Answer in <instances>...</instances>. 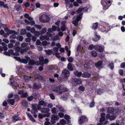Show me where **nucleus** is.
I'll return each mask as SVG.
<instances>
[{"mask_svg":"<svg viewBox=\"0 0 125 125\" xmlns=\"http://www.w3.org/2000/svg\"><path fill=\"white\" fill-rule=\"evenodd\" d=\"M114 111V109L112 107H110L107 109V112L108 113H111Z\"/></svg>","mask_w":125,"mask_h":125,"instance_id":"obj_30","label":"nucleus"},{"mask_svg":"<svg viewBox=\"0 0 125 125\" xmlns=\"http://www.w3.org/2000/svg\"><path fill=\"white\" fill-rule=\"evenodd\" d=\"M14 48L15 50V51L17 52H19L20 49V48L19 47L15 46H14Z\"/></svg>","mask_w":125,"mask_h":125,"instance_id":"obj_42","label":"nucleus"},{"mask_svg":"<svg viewBox=\"0 0 125 125\" xmlns=\"http://www.w3.org/2000/svg\"><path fill=\"white\" fill-rule=\"evenodd\" d=\"M28 44L27 43L23 42L21 44V46L22 48H24L27 47V46Z\"/></svg>","mask_w":125,"mask_h":125,"instance_id":"obj_37","label":"nucleus"},{"mask_svg":"<svg viewBox=\"0 0 125 125\" xmlns=\"http://www.w3.org/2000/svg\"><path fill=\"white\" fill-rule=\"evenodd\" d=\"M74 74L78 77H80L82 75V73L81 72H79L77 71H76L74 73Z\"/></svg>","mask_w":125,"mask_h":125,"instance_id":"obj_23","label":"nucleus"},{"mask_svg":"<svg viewBox=\"0 0 125 125\" xmlns=\"http://www.w3.org/2000/svg\"><path fill=\"white\" fill-rule=\"evenodd\" d=\"M40 39L42 41H43L44 40L48 41V38L46 37L45 36H40Z\"/></svg>","mask_w":125,"mask_h":125,"instance_id":"obj_32","label":"nucleus"},{"mask_svg":"<svg viewBox=\"0 0 125 125\" xmlns=\"http://www.w3.org/2000/svg\"><path fill=\"white\" fill-rule=\"evenodd\" d=\"M39 58L40 62H39L32 60V65L35 64L36 65H38L40 64L41 65H42L44 64L48 63L49 62L48 59L44 60L43 57L42 56H40Z\"/></svg>","mask_w":125,"mask_h":125,"instance_id":"obj_1","label":"nucleus"},{"mask_svg":"<svg viewBox=\"0 0 125 125\" xmlns=\"http://www.w3.org/2000/svg\"><path fill=\"white\" fill-rule=\"evenodd\" d=\"M52 36V34H51L50 33L48 32H46V35H45V36H46V37L48 38V40H49V37H51Z\"/></svg>","mask_w":125,"mask_h":125,"instance_id":"obj_44","label":"nucleus"},{"mask_svg":"<svg viewBox=\"0 0 125 125\" xmlns=\"http://www.w3.org/2000/svg\"><path fill=\"white\" fill-rule=\"evenodd\" d=\"M41 105L35 104H32V113H34L37 112V110H42Z\"/></svg>","mask_w":125,"mask_h":125,"instance_id":"obj_3","label":"nucleus"},{"mask_svg":"<svg viewBox=\"0 0 125 125\" xmlns=\"http://www.w3.org/2000/svg\"><path fill=\"white\" fill-rule=\"evenodd\" d=\"M28 96L27 92L23 93L22 94L21 96L22 97H27Z\"/></svg>","mask_w":125,"mask_h":125,"instance_id":"obj_61","label":"nucleus"},{"mask_svg":"<svg viewBox=\"0 0 125 125\" xmlns=\"http://www.w3.org/2000/svg\"><path fill=\"white\" fill-rule=\"evenodd\" d=\"M58 115L60 118H62L63 117L64 114L62 112H60L58 113Z\"/></svg>","mask_w":125,"mask_h":125,"instance_id":"obj_51","label":"nucleus"},{"mask_svg":"<svg viewBox=\"0 0 125 125\" xmlns=\"http://www.w3.org/2000/svg\"><path fill=\"white\" fill-rule=\"evenodd\" d=\"M87 9L86 8H80L76 12L77 13H79L81 12L84 10V12L87 11Z\"/></svg>","mask_w":125,"mask_h":125,"instance_id":"obj_17","label":"nucleus"},{"mask_svg":"<svg viewBox=\"0 0 125 125\" xmlns=\"http://www.w3.org/2000/svg\"><path fill=\"white\" fill-rule=\"evenodd\" d=\"M58 35L61 37L63 36V33L62 31H60L58 33Z\"/></svg>","mask_w":125,"mask_h":125,"instance_id":"obj_60","label":"nucleus"},{"mask_svg":"<svg viewBox=\"0 0 125 125\" xmlns=\"http://www.w3.org/2000/svg\"><path fill=\"white\" fill-rule=\"evenodd\" d=\"M56 68V66L55 65H52L50 67V69L51 70H53L55 69Z\"/></svg>","mask_w":125,"mask_h":125,"instance_id":"obj_63","label":"nucleus"},{"mask_svg":"<svg viewBox=\"0 0 125 125\" xmlns=\"http://www.w3.org/2000/svg\"><path fill=\"white\" fill-rule=\"evenodd\" d=\"M94 48V46L93 44H91L89 46L88 49L89 50H91Z\"/></svg>","mask_w":125,"mask_h":125,"instance_id":"obj_54","label":"nucleus"},{"mask_svg":"<svg viewBox=\"0 0 125 125\" xmlns=\"http://www.w3.org/2000/svg\"><path fill=\"white\" fill-rule=\"evenodd\" d=\"M34 26L35 27L39 29H41L42 28V27L41 26L35 24L34 25Z\"/></svg>","mask_w":125,"mask_h":125,"instance_id":"obj_48","label":"nucleus"},{"mask_svg":"<svg viewBox=\"0 0 125 125\" xmlns=\"http://www.w3.org/2000/svg\"><path fill=\"white\" fill-rule=\"evenodd\" d=\"M24 17L25 18H27L30 21L31 20V17H29V15L27 14H25L24 15Z\"/></svg>","mask_w":125,"mask_h":125,"instance_id":"obj_49","label":"nucleus"},{"mask_svg":"<svg viewBox=\"0 0 125 125\" xmlns=\"http://www.w3.org/2000/svg\"><path fill=\"white\" fill-rule=\"evenodd\" d=\"M20 62L26 64L27 63V61L25 59H21Z\"/></svg>","mask_w":125,"mask_h":125,"instance_id":"obj_50","label":"nucleus"},{"mask_svg":"<svg viewBox=\"0 0 125 125\" xmlns=\"http://www.w3.org/2000/svg\"><path fill=\"white\" fill-rule=\"evenodd\" d=\"M59 119V117L57 115H52V116L51 122L52 123L54 124L55 123L56 121H58Z\"/></svg>","mask_w":125,"mask_h":125,"instance_id":"obj_9","label":"nucleus"},{"mask_svg":"<svg viewBox=\"0 0 125 125\" xmlns=\"http://www.w3.org/2000/svg\"><path fill=\"white\" fill-rule=\"evenodd\" d=\"M45 52L48 55H50L52 53L53 55L55 53L53 52V50H44Z\"/></svg>","mask_w":125,"mask_h":125,"instance_id":"obj_16","label":"nucleus"},{"mask_svg":"<svg viewBox=\"0 0 125 125\" xmlns=\"http://www.w3.org/2000/svg\"><path fill=\"white\" fill-rule=\"evenodd\" d=\"M57 27H56L55 25L53 26L52 27V29L53 31H56Z\"/></svg>","mask_w":125,"mask_h":125,"instance_id":"obj_53","label":"nucleus"},{"mask_svg":"<svg viewBox=\"0 0 125 125\" xmlns=\"http://www.w3.org/2000/svg\"><path fill=\"white\" fill-rule=\"evenodd\" d=\"M28 65L29 66H27V67L29 68H31V61L30 60V62L28 63Z\"/></svg>","mask_w":125,"mask_h":125,"instance_id":"obj_59","label":"nucleus"},{"mask_svg":"<svg viewBox=\"0 0 125 125\" xmlns=\"http://www.w3.org/2000/svg\"><path fill=\"white\" fill-rule=\"evenodd\" d=\"M61 86H55L52 88V90L53 91L57 93V94H61Z\"/></svg>","mask_w":125,"mask_h":125,"instance_id":"obj_6","label":"nucleus"},{"mask_svg":"<svg viewBox=\"0 0 125 125\" xmlns=\"http://www.w3.org/2000/svg\"><path fill=\"white\" fill-rule=\"evenodd\" d=\"M119 74L121 75H123V70L122 69H120L118 71Z\"/></svg>","mask_w":125,"mask_h":125,"instance_id":"obj_64","label":"nucleus"},{"mask_svg":"<svg viewBox=\"0 0 125 125\" xmlns=\"http://www.w3.org/2000/svg\"><path fill=\"white\" fill-rule=\"evenodd\" d=\"M12 121L13 122H14L18 120H21V118L19 117H18L15 115H14L12 117Z\"/></svg>","mask_w":125,"mask_h":125,"instance_id":"obj_15","label":"nucleus"},{"mask_svg":"<svg viewBox=\"0 0 125 125\" xmlns=\"http://www.w3.org/2000/svg\"><path fill=\"white\" fill-rule=\"evenodd\" d=\"M94 49L100 52H102L104 49V47L100 45H97L94 46Z\"/></svg>","mask_w":125,"mask_h":125,"instance_id":"obj_8","label":"nucleus"},{"mask_svg":"<svg viewBox=\"0 0 125 125\" xmlns=\"http://www.w3.org/2000/svg\"><path fill=\"white\" fill-rule=\"evenodd\" d=\"M16 39L20 41H22L23 39V37L22 36L19 35L17 37Z\"/></svg>","mask_w":125,"mask_h":125,"instance_id":"obj_34","label":"nucleus"},{"mask_svg":"<svg viewBox=\"0 0 125 125\" xmlns=\"http://www.w3.org/2000/svg\"><path fill=\"white\" fill-rule=\"evenodd\" d=\"M68 91V89L65 87L63 89H61V94L63 92H66Z\"/></svg>","mask_w":125,"mask_h":125,"instance_id":"obj_46","label":"nucleus"},{"mask_svg":"<svg viewBox=\"0 0 125 125\" xmlns=\"http://www.w3.org/2000/svg\"><path fill=\"white\" fill-rule=\"evenodd\" d=\"M79 90L80 91H83L84 90V87L82 86H80L78 88Z\"/></svg>","mask_w":125,"mask_h":125,"instance_id":"obj_57","label":"nucleus"},{"mask_svg":"<svg viewBox=\"0 0 125 125\" xmlns=\"http://www.w3.org/2000/svg\"><path fill=\"white\" fill-rule=\"evenodd\" d=\"M77 50H79L82 52H83L85 51L84 49L82 47V46L80 45H79L77 47Z\"/></svg>","mask_w":125,"mask_h":125,"instance_id":"obj_24","label":"nucleus"},{"mask_svg":"<svg viewBox=\"0 0 125 125\" xmlns=\"http://www.w3.org/2000/svg\"><path fill=\"white\" fill-rule=\"evenodd\" d=\"M39 20L40 21L43 22H48L49 21V19L47 15L43 14L40 17Z\"/></svg>","mask_w":125,"mask_h":125,"instance_id":"obj_4","label":"nucleus"},{"mask_svg":"<svg viewBox=\"0 0 125 125\" xmlns=\"http://www.w3.org/2000/svg\"><path fill=\"white\" fill-rule=\"evenodd\" d=\"M112 0H101V4L103 6V9L104 10L107 9L111 5Z\"/></svg>","mask_w":125,"mask_h":125,"instance_id":"obj_2","label":"nucleus"},{"mask_svg":"<svg viewBox=\"0 0 125 125\" xmlns=\"http://www.w3.org/2000/svg\"><path fill=\"white\" fill-rule=\"evenodd\" d=\"M103 62L101 61H99L97 63L95 64V65L97 68H101V65L102 64Z\"/></svg>","mask_w":125,"mask_h":125,"instance_id":"obj_18","label":"nucleus"},{"mask_svg":"<svg viewBox=\"0 0 125 125\" xmlns=\"http://www.w3.org/2000/svg\"><path fill=\"white\" fill-rule=\"evenodd\" d=\"M68 60L69 62H72L73 61V59L72 57H70L68 59Z\"/></svg>","mask_w":125,"mask_h":125,"instance_id":"obj_62","label":"nucleus"},{"mask_svg":"<svg viewBox=\"0 0 125 125\" xmlns=\"http://www.w3.org/2000/svg\"><path fill=\"white\" fill-rule=\"evenodd\" d=\"M50 115V113H47L44 115L42 113H39L38 115L40 119H42L45 117H48Z\"/></svg>","mask_w":125,"mask_h":125,"instance_id":"obj_13","label":"nucleus"},{"mask_svg":"<svg viewBox=\"0 0 125 125\" xmlns=\"http://www.w3.org/2000/svg\"><path fill=\"white\" fill-rule=\"evenodd\" d=\"M29 49L30 47H27L25 49H23L21 50L20 52L21 54H23L25 52H26L27 50H29Z\"/></svg>","mask_w":125,"mask_h":125,"instance_id":"obj_29","label":"nucleus"},{"mask_svg":"<svg viewBox=\"0 0 125 125\" xmlns=\"http://www.w3.org/2000/svg\"><path fill=\"white\" fill-rule=\"evenodd\" d=\"M110 29V27L109 25L108 24H105L103 27L101 28V30L102 31H105L106 32L108 31Z\"/></svg>","mask_w":125,"mask_h":125,"instance_id":"obj_7","label":"nucleus"},{"mask_svg":"<svg viewBox=\"0 0 125 125\" xmlns=\"http://www.w3.org/2000/svg\"><path fill=\"white\" fill-rule=\"evenodd\" d=\"M7 102L9 103H10L11 105H13L14 103V100L13 99H11L8 100Z\"/></svg>","mask_w":125,"mask_h":125,"instance_id":"obj_36","label":"nucleus"},{"mask_svg":"<svg viewBox=\"0 0 125 125\" xmlns=\"http://www.w3.org/2000/svg\"><path fill=\"white\" fill-rule=\"evenodd\" d=\"M22 106L24 107H26L27 106L28 104L27 101L25 100H23L22 103Z\"/></svg>","mask_w":125,"mask_h":125,"instance_id":"obj_31","label":"nucleus"},{"mask_svg":"<svg viewBox=\"0 0 125 125\" xmlns=\"http://www.w3.org/2000/svg\"><path fill=\"white\" fill-rule=\"evenodd\" d=\"M91 54L94 57H96L97 55V53L94 51H92L91 52Z\"/></svg>","mask_w":125,"mask_h":125,"instance_id":"obj_47","label":"nucleus"},{"mask_svg":"<svg viewBox=\"0 0 125 125\" xmlns=\"http://www.w3.org/2000/svg\"><path fill=\"white\" fill-rule=\"evenodd\" d=\"M52 40L53 41H55L56 40H60L61 38V37L58 35H56L54 37L52 38Z\"/></svg>","mask_w":125,"mask_h":125,"instance_id":"obj_22","label":"nucleus"},{"mask_svg":"<svg viewBox=\"0 0 125 125\" xmlns=\"http://www.w3.org/2000/svg\"><path fill=\"white\" fill-rule=\"evenodd\" d=\"M78 121L79 123L80 124H82L87 122L88 121V119L85 116L82 115L79 117Z\"/></svg>","mask_w":125,"mask_h":125,"instance_id":"obj_5","label":"nucleus"},{"mask_svg":"<svg viewBox=\"0 0 125 125\" xmlns=\"http://www.w3.org/2000/svg\"><path fill=\"white\" fill-rule=\"evenodd\" d=\"M94 102L93 101H92L90 104V107H93L94 106Z\"/></svg>","mask_w":125,"mask_h":125,"instance_id":"obj_52","label":"nucleus"},{"mask_svg":"<svg viewBox=\"0 0 125 125\" xmlns=\"http://www.w3.org/2000/svg\"><path fill=\"white\" fill-rule=\"evenodd\" d=\"M64 118L65 119H66L67 120L68 119H70V116L67 115H65L64 116Z\"/></svg>","mask_w":125,"mask_h":125,"instance_id":"obj_56","label":"nucleus"},{"mask_svg":"<svg viewBox=\"0 0 125 125\" xmlns=\"http://www.w3.org/2000/svg\"><path fill=\"white\" fill-rule=\"evenodd\" d=\"M62 73L63 75L64 76L65 78H67L70 75V73L69 71L67 69L63 70L62 71Z\"/></svg>","mask_w":125,"mask_h":125,"instance_id":"obj_12","label":"nucleus"},{"mask_svg":"<svg viewBox=\"0 0 125 125\" xmlns=\"http://www.w3.org/2000/svg\"><path fill=\"white\" fill-rule=\"evenodd\" d=\"M82 76L84 77H89L91 76V74L87 72H85L82 75Z\"/></svg>","mask_w":125,"mask_h":125,"instance_id":"obj_28","label":"nucleus"},{"mask_svg":"<svg viewBox=\"0 0 125 125\" xmlns=\"http://www.w3.org/2000/svg\"><path fill=\"white\" fill-rule=\"evenodd\" d=\"M116 116L115 115L113 114L110 115L109 114H107L106 115V118L107 119H109L110 121L115 120L116 118Z\"/></svg>","mask_w":125,"mask_h":125,"instance_id":"obj_11","label":"nucleus"},{"mask_svg":"<svg viewBox=\"0 0 125 125\" xmlns=\"http://www.w3.org/2000/svg\"><path fill=\"white\" fill-rule=\"evenodd\" d=\"M56 107L60 111L62 112H64L65 110L63 109L61 105H57Z\"/></svg>","mask_w":125,"mask_h":125,"instance_id":"obj_27","label":"nucleus"},{"mask_svg":"<svg viewBox=\"0 0 125 125\" xmlns=\"http://www.w3.org/2000/svg\"><path fill=\"white\" fill-rule=\"evenodd\" d=\"M67 68L70 71H72L73 70V67L70 63H69L68 64Z\"/></svg>","mask_w":125,"mask_h":125,"instance_id":"obj_38","label":"nucleus"},{"mask_svg":"<svg viewBox=\"0 0 125 125\" xmlns=\"http://www.w3.org/2000/svg\"><path fill=\"white\" fill-rule=\"evenodd\" d=\"M42 45L44 46H46L47 45L50 44V43H49L48 42L46 41H43L42 42Z\"/></svg>","mask_w":125,"mask_h":125,"instance_id":"obj_43","label":"nucleus"},{"mask_svg":"<svg viewBox=\"0 0 125 125\" xmlns=\"http://www.w3.org/2000/svg\"><path fill=\"white\" fill-rule=\"evenodd\" d=\"M41 86V85L40 84H39L37 85L36 83H34L33 86V88L35 89H39Z\"/></svg>","mask_w":125,"mask_h":125,"instance_id":"obj_26","label":"nucleus"},{"mask_svg":"<svg viewBox=\"0 0 125 125\" xmlns=\"http://www.w3.org/2000/svg\"><path fill=\"white\" fill-rule=\"evenodd\" d=\"M16 37L15 34H13L10 36V39H15L16 38Z\"/></svg>","mask_w":125,"mask_h":125,"instance_id":"obj_55","label":"nucleus"},{"mask_svg":"<svg viewBox=\"0 0 125 125\" xmlns=\"http://www.w3.org/2000/svg\"><path fill=\"white\" fill-rule=\"evenodd\" d=\"M31 77H29L27 76H24V80L26 82H28L29 80H30Z\"/></svg>","mask_w":125,"mask_h":125,"instance_id":"obj_39","label":"nucleus"},{"mask_svg":"<svg viewBox=\"0 0 125 125\" xmlns=\"http://www.w3.org/2000/svg\"><path fill=\"white\" fill-rule=\"evenodd\" d=\"M60 122L61 125H64L66 123V121L63 119L61 120Z\"/></svg>","mask_w":125,"mask_h":125,"instance_id":"obj_41","label":"nucleus"},{"mask_svg":"<svg viewBox=\"0 0 125 125\" xmlns=\"http://www.w3.org/2000/svg\"><path fill=\"white\" fill-rule=\"evenodd\" d=\"M82 14L80 15L77 16L75 21H72V23L75 26H77L78 25V21L82 18Z\"/></svg>","mask_w":125,"mask_h":125,"instance_id":"obj_10","label":"nucleus"},{"mask_svg":"<svg viewBox=\"0 0 125 125\" xmlns=\"http://www.w3.org/2000/svg\"><path fill=\"white\" fill-rule=\"evenodd\" d=\"M26 33V30L24 29H22L20 32V34L21 35H24Z\"/></svg>","mask_w":125,"mask_h":125,"instance_id":"obj_40","label":"nucleus"},{"mask_svg":"<svg viewBox=\"0 0 125 125\" xmlns=\"http://www.w3.org/2000/svg\"><path fill=\"white\" fill-rule=\"evenodd\" d=\"M98 24L97 22L93 23L92 26V28L93 29H96L97 28Z\"/></svg>","mask_w":125,"mask_h":125,"instance_id":"obj_35","label":"nucleus"},{"mask_svg":"<svg viewBox=\"0 0 125 125\" xmlns=\"http://www.w3.org/2000/svg\"><path fill=\"white\" fill-rule=\"evenodd\" d=\"M51 110L53 113H55L56 112V108L55 107H53L52 108Z\"/></svg>","mask_w":125,"mask_h":125,"instance_id":"obj_58","label":"nucleus"},{"mask_svg":"<svg viewBox=\"0 0 125 125\" xmlns=\"http://www.w3.org/2000/svg\"><path fill=\"white\" fill-rule=\"evenodd\" d=\"M66 21H62L61 22L62 26L61 27V30L62 31H64L66 29L65 24L66 23Z\"/></svg>","mask_w":125,"mask_h":125,"instance_id":"obj_14","label":"nucleus"},{"mask_svg":"<svg viewBox=\"0 0 125 125\" xmlns=\"http://www.w3.org/2000/svg\"><path fill=\"white\" fill-rule=\"evenodd\" d=\"M39 105L44 107L46 106L47 105V103L45 102L44 101L42 100L39 101Z\"/></svg>","mask_w":125,"mask_h":125,"instance_id":"obj_21","label":"nucleus"},{"mask_svg":"<svg viewBox=\"0 0 125 125\" xmlns=\"http://www.w3.org/2000/svg\"><path fill=\"white\" fill-rule=\"evenodd\" d=\"M21 8V6L18 5H16L15 7V9L16 10L19 11L20 10Z\"/></svg>","mask_w":125,"mask_h":125,"instance_id":"obj_33","label":"nucleus"},{"mask_svg":"<svg viewBox=\"0 0 125 125\" xmlns=\"http://www.w3.org/2000/svg\"><path fill=\"white\" fill-rule=\"evenodd\" d=\"M95 35L94 37L93 38L92 40L96 42L99 40V39L100 37L99 36L97 35L96 33H95Z\"/></svg>","mask_w":125,"mask_h":125,"instance_id":"obj_20","label":"nucleus"},{"mask_svg":"<svg viewBox=\"0 0 125 125\" xmlns=\"http://www.w3.org/2000/svg\"><path fill=\"white\" fill-rule=\"evenodd\" d=\"M50 111V109L48 108H43L42 109L41 112L42 113H50L49 112Z\"/></svg>","mask_w":125,"mask_h":125,"instance_id":"obj_19","label":"nucleus"},{"mask_svg":"<svg viewBox=\"0 0 125 125\" xmlns=\"http://www.w3.org/2000/svg\"><path fill=\"white\" fill-rule=\"evenodd\" d=\"M74 81L77 84H81V80L79 79L75 78Z\"/></svg>","mask_w":125,"mask_h":125,"instance_id":"obj_25","label":"nucleus"},{"mask_svg":"<svg viewBox=\"0 0 125 125\" xmlns=\"http://www.w3.org/2000/svg\"><path fill=\"white\" fill-rule=\"evenodd\" d=\"M46 31V29L45 28H44L42 29L41 31L40 34L42 35L45 33Z\"/></svg>","mask_w":125,"mask_h":125,"instance_id":"obj_45","label":"nucleus"}]
</instances>
